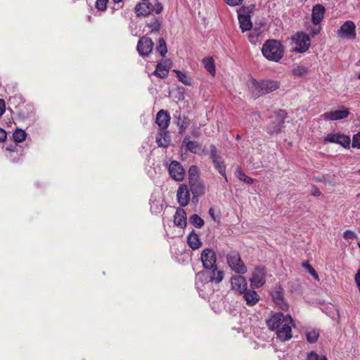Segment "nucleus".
<instances>
[{
	"mask_svg": "<svg viewBox=\"0 0 360 360\" xmlns=\"http://www.w3.org/2000/svg\"><path fill=\"white\" fill-rule=\"evenodd\" d=\"M248 88L254 98L269 94L279 88V83L272 80H262L258 82L252 79L248 84Z\"/></svg>",
	"mask_w": 360,
	"mask_h": 360,
	"instance_id": "f257e3e1",
	"label": "nucleus"
},
{
	"mask_svg": "<svg viewBox=\"0 0 360 360\" xmlns=\"http://www.w3.org/2000/svg\"><path fill=\"white\" fill-rule=\"evenodd\" d=\"M262 53L267 60L278 62L283 56L284 48L280 41L269 39L264 44Z\"/></svg>",
	"mask_w": 360,
	"mask_h": 360,
	"instance_id": "f03ea898",
	"label": "nucleus"
},
{
	"mask_svg": "<svg viewBox=\"0 0 360 360\" xmlns=\"http://www.w3.org/2000/svg\"><path fill=\"white\" fill-rule=\"evenodd\" d=\"M162 10L163 6L161 3L157 2L155 5H153L148 0H143L142 2L137 4L134 8L135 13L138 17L147 16L152 12L160 14Z\"/></svg>",
	"mask_w": 360,
	"mask_h": 360,
	"instance_id": "7ed1b4c3",
	"label": "nucleus"
},
{
	"mask_svg": "<svg viewBox=\"0 0 360 360\" xmlns=\"http://www.w3.org/2000/svg\"><path fill=\"white\" fill-rule=\"evenodd\" d=\"M252 8L251 6H242L238 10V18L240 28L243 32L251 30L252 24L249 13Z\"/></svg>",
	"mask_w": 360,
	"mask_h": 360,
	"instance_id": "20e7f679",
	"label": "nucleus"
},
{
	"mask_svg": "<svg viewBox=\"0 0 360 360\" xmlns=\"http://www.w3.org/2000/svg\"><path fill=\"white\" fill-rule=\"evenodd\" d=\"M227 263L231 269L236 273L244 274L247 272V267L243 262L238 252H231L226 255Z\"/></svg>",
	"mask_w": 360,
	"mask_h": 360,
	"instance_id": "39448f33",
	"label": "nucleus"
},
{
	"mask_svg": "<svg viewBox=\"0 0 360 360\" xmlns=\"http://www.w3.org/2000/svg\"><path fill=\"white\" fill-rule=\"evenodd\" d=\"M286 115L287 113L283 110H279L276 112L274 116L272 117L274 120L268 127V133L272 135L281 132L283 127Z\"/></svg>",
	"mask_w": 360,
	"mask_h": 360,
	"instance_id": "423d86ee",
	"label": "nucleus"
},
{
	"mask_svg": "<svg viewBox=\"0 0 360 360\" xmlns=\"http://www.w3.org/2000/svg\"><path fill=\"white\" fill-rule=\"evenodd\" d=\"M210 158L212 160V163L214 165V167L218 170L219 173L225 178L227 181V177L226 174V166L224 165V162L219 155V153L214 145H210Z\"/></svg>",
	"mask_w": 360,
	"mask_h": 360,
	"instance_id": "0eeeda50",
	"label": "nucleus"
},
{
	"mask_svg": "<svg viewBox=\"0 0 360 360\" xmlns=\"http://www.w3.org/2000/svg\"><path fill=\"white\" fill-rule=\"evenodd\" d=\"M292 319L290 316L287 315L285 316L281 312L273 314L271 317L266 319V323L268 328L274 330L283 326V323H292Z\"/></svg>",
	"mask_w": 360,
	"mask_h": 360,
	"instance_id": "6e6552de",
	"label": "nucleus"
},
{
	"mask_svg": "<svg viewBox=\"0 0 360 360\" xmlns=\"http://www.w3.org/2000/svg\"><path fill=\"white\" fill-rule=\"evenodd\" d=\"M339 37L347 39H354L356 38V25L352 20H347L337 30Z\"/></svg>",
	"mask_w": 360,
	"mask_h": 360,
	"instance_id": "1a4fd4ad",
	"label": "nucleus"
},
{
	"mask_svg": "<svg viewBox=\"0 0 360 360\" xmlns=\"http://www.w3.org/2000/svg\"><path fill=\"white\" fill-rule=\"evenodd\" d=\"M200 259L205 269H212L213 267H215L217 255L212 249H204L201 252Z\"/></svg>",
	"mask_w": 360,
	"mask_h": 360,
	"instance_id": "9d476101",
	"label": "nucleus"
},
{
	"mask_svg": "<svg viewBox=\"0 0 360 360\" xmlns=\"http://www.w3.org/2000/svg\"><path fill=\"white\" fill-rule=\"evenodd\" d=\"M251 286L252 288H260L264 285L266 281V271L262 267L255 269L250 278Z\"/></svg>",
	"mask_w": 360,
	"mask_h": 360,
	"instance_id": "9b49d317",
	"label": "nucleus"
},
{
	"mask_svg": "<svg viewBox=\"0 0 360 360\" xmlns=\"http://www.w3.org/2000/svg\"><path fill=\"white\" fill-rule=\"evenodd\" d=\"M168 169L169 175L173 179L177 181L184 180L185 177V170L178 161H172Z\"/></svg>",
	"mask_w": 360,
	"mask_h": 360,
	"instance_id": "f8f14e48",
	"label": "nucleus"
},
{
	"mask_svg": "<svg viewBox=\"0 0 360 360\" xmlns=\"http://www.w3.org/2000/svg\"><path fill=\"white\" fill-rule=\"evenodd\" d=\"M153 40L147 37H142L138 41L137 51L142 56H148L153 49Z\"/></svg>",
	"mask_w": 360,
	"mask_h": 360,
	"instance_id": "ddd939ff",
	"label": "nucleus"
},
{
	"mask_svg": "<svg viewBox=\"0 0 360 360\" xmlns=\"http://www.w3.org/2000/svg\"><path fill=\"white\" fill-rule=\"evenodd\" d=\"M295 43L297 46L295 49V51L304 53L307 51L310 46V38L307 34L303 32L297 33L295 38Z\"/></svg>",
	"mask_w": 360,
	"mask_h": 360,
	"instance_id": "4468645a",
	"label": "nucleus"
},
{
	"mask_svg": "<svg viewBox=\"0 0 360 360\" xmlns=\"http://www.w3.org/2000/svg\"><path fill=\"white\" fill-rule=\"evenodd\" d=\"M190 190L186 184H181L176 192L179 204L181 207H186L191 200Z\"/></svg>",
	"mask_w": 360,
	"mask_h": 360,
	"instance_id": "2eb2a0df",
	"label": "nucleus"
},
{
	"mask_svg": "<svg viewBox=\"0 0 360 360\" xmlns=\"http://www.w3.org/2000/svg\"><path fill=\"white\" fill-rule=\"evenodd\" d=\"M190 191L193 195V201H198V197L202 196L205 193V186L200 180H195L189 182Z\"/></svg>",
	"mask_w": 360,
	"mask_h": 360,
	"instance_id": "dca6fc26",
	"label": "nucleus"
},
{
	"mask_svg": "<svg viewBox=\"0 0 360 360\" xmlns=\"http://www.w3.org/2000/svg\"><path fill=\"white\" fill-rule=\"evenodd\" d=\"M325 141L335 143L347 148L349 146L351 140L349 136L342 134H329L325 137Z\"/></svg>",
	"mask_w": 360,
	"mask_h": 360,
	"instance_id": "f3484780",
	"label": "nucleus"
},
{
	"mask_svg": "<svg viewBox=\"0 0 360 360\" xmlns=\"http://www.w3.org/2000/svg\"><path fill=\"white\" fill-rule=\"evenodd\" d=\"M170 119V115L166 110H160L158 112L155 122L159 127L160 131L167 129Z\"/></svg>",
	"mask_w": 360,
	"mask_h": 360,
	"instance_id": "a211bd4d",
	"label": "nucleus"
},
{
	"mask_svg": "<svg viewBox=\"0 0 360 360\" xmlns=\"http://www.w3.org/2000/svg\"><path fill=\"white\" fill-rule=\"evenodd\" d=\"M232 289L242 294L248 289V283L245 278L242 276H236L231 278Z\"/></svg>",
	"mask_w": 360,
	"mask_h": 360,
	"instance_id": "6ab92c4d",
	"label": "nucleus"
},
{
	"mask_svg": "<svg viewBox=\"0 0 360 360\" xmlns=\"http://www.w3.org/2000/svg\"><path fill=\"white\" fill-rule=\"evenodd\" d=\"M349 115V112L347 109H344L325 112L322 117L325 120H338L345 118Z\"/></svg>",
	"mask_w": 360,
	"mask_h": 360,
	"instance_id": "aec40b11",
	"label": "nucleus"
},
{
	"mask_svg": "<svg viewBox=\"0 0 360 360\" xmlns=\"http://www.w3.org/2000/svg\"><path fill=\"white\" fill-rule=\"evenodd\" d=\"M326 9L323 6L316 4L312 8V22L314 25H319L324 17Z\"/></svg>",
	"mask_w": 360,
	"mask_h": 360,
	"instance_id": "412c9836",
	"label": "nucleus"
},
{
	"mask_svg": "<svg viewBox=\"0 0 360 360\" xmlns=\"http://www.w3.org/2000/svg\"><path fill=\"white\" fill-rule=\"evenodd\" d=\"M292 323H283L281 328L277 331V338L281 341H285L292 338L290 324Z\"/></svg>",
	"mask_w": 360,
	"mask_h": 360,
	"instance_id": "4be33fe9",
	"label": "nucleus"
},
{
	"mask_svg": "<svg viewBox=\"0 0 360 360\" xmlns=\"http://www.w3.org/2000/svg\"><path fill=\"white\" fill-rule=\"evenodd\" d=\"M174 223L176 226L180 228H185L186 226V213L182 208H177L174 216Z\"/></svg>",
	"mask_w": 360,
	"mask_h": 360,
	"instance_id": "5701e85b",
	"label": "nucleus"
},
{
	"mask_svg": "<svg viewBox=\"0 0 360 360\" xmlns=\"http://www.w3.org/2000/svg\"><path fill=\"white\" fill-rule=\"evenodd\" d=\"M241 295L248 306H254L259 300V296L255 290L247 289Z\"/></svg>",
	"mask_w": 360,
	"mask_h": 360,
	"instance_id": "b1692460",
	"label": "nucleus"
},
{
	"mask_svg": "<svg viewBox=\"0 0 360 360\" xmlns=\"http://www.w3.org/2000/svg\"><path fill=\"white\" fill-rule=\"evenodd\" d=\"M210 271L208 273L207 277L209 278L208 282L214 283L218 284L222 281L224 276V272L221 270H219L217 267H213L212 269H210Z\"/></svg>",
	"mask_w": 360,
	"mask_h": 360,
	"instance_id": "393cba45",
	"label": "nucleus"
},
{
	"mask_svg": "<svg viewBox=\"0 0 360 360\" xmlns=\"http://www.w3.org/2000/svg\"><path fill=\"white\" fill-rule=\"evenodd\" d=\"M156 143L159 147L167 148L170 143V136L167 130L160 131L156 137Z\"/></svg>",
	"mask_w": 360,
	"mask_h": 360,
	"instance_id": "a878e982",
	"label": "nucleus"
},
{
	"mask_svg": "<svg viewBox=\"0 0 360 360\" xmlns=\"http://www.w3.org/2000/svg\"><path fill=\"white\" fill-rule=\"evenodd\" d=\"M187 243L188 246L193 250H197L200 248L202 245V242L200 239L199 236L194 231H192L188 236Z\"/></svg>",
	"mask_w": 360,
	"mask_h": 360,
	"instance_id": "bb28decb",
	"label": "nucleus"
},
{
	"mask_svg": "<svg viewBox=\"0 0 360 360\" xmlns=\"http://www.w3.org/2000/svg\"><path fill=\"white\" fill-rule=\"evenodd\" d=\"M183 144L186 146V149L193 153H196L200 145L196 141H189L188 137H185Z\"/></svg>",
	"mask_w": 360,
	"mask_h": 360,
	"instance_id": "cd10ccee",
	"label": "nucleus"
},
{
	"mask_svg": "<svg viewBox=\"0 0 360 360\" xmlns=\"http://www.w3.org/2000/svg\"><path fill=\"white\" fill-rule=\"evenodd\" d=\"M236 176L240 181L248 184H252L254 183V179L248 176H247L245 172L241 169L240 167H238L236 171Z\"/></svg>",
	"mask_w": 360,
	"mask_h": 360,
	"instance_id": "c85d7f7f",
	"label": "nucleus"
},
{
	"mask_svg": "<svg viewBox=\"0 0 360 360\" xmlns=\"http://www.w3.org/2000/svg\"><path fill=\"white\" fill-rule=\"evenodd\" d=\"M169 70L161 63H158L156 66L153 74L160 78H166L168 76Z\"/></svg>",
	"mask_w": 360,
	"mask_h": 360,
	"instance_id": "c756f323",
	"label": "nucleus"
},
{
	"mask_svg": "<svg viewBox=\"0 0 360 360\" xmlns=\"http://www.w3.org/2000/svg\"><path fill=\"white\" fill-rule=\"evenodd\" d=\"M146 25L150 28L151 32H159L161 27V22L159 18H153L146 22Z\"/></svg>",
	"mask_w": 360,
	"mask_h": 360,
	"instance_id": "7c9ffc66",
	"label": "nucleus"
},
{
	"mask_svg": "<svg viewBox=\"0 0 360 360\" xmlns=\"http://www.w3.org/2000/svg\"><path fill=\"white\" fill-rule=\"evenodd\" d=\"M202 63L207 71H208L212 75L215 73V66L212 58H205L202 60Z\"/></svg>",
	"mask_w": 360,
	"mask_h": 360,
	"instance_id": "2f4dec72",
	"label": "nucleus"
},
{
	"mask_svg": "<svg viewBox=\"0 0 360 360\" xmlns=\"http://www.w3.org/2000/svg\"><path fill=\"white\" fill-rule=\"evenodd\" d=\"M190 223L198 229H200L204 226V220L198 214H194L189 218Z\"/></svg>",
	"mask_w": 360,
	"mask_h": 360,
	"instance_id": "473e14b6",
	"label": "nucleus"
},
{
	"mask_svg": "<svg viewBox=\"0 0 360 360\" xmlns=\"http://www.w3.org/2000/svg\"><path fill=\"white\" fill-rule=\"evenodd\" d=\"M174 71L176 72V77H178L179 80L183 84L188 86L192 84V79L190 77L187 76L184 73H182L179 70H174Z\"/></svg>",
	"mask_w": 360,
	"mask_h": 360,
	"instance_id": "72a5a7b5",
	"label": "nucleus"
},
{
	"mask_svg": "<svg viewBox=\"0 0 360 360\" xmlns=\"http://www.w3.org/2000/svg\"><path fill=\"white\" fill-rule=\"evenodd\" d=\"M198 168L195 165H192L188 170V182L200 179Z\"/></svg>",
	"mask_w": 360,
	"mask_h": 360,
	"instance_id": "f704fd0d",
	"label": "nucleus"
},
{
	"mask_svg": "<svg viewBox=\"0 0 360 360\" xmlns=\"http://www.w3.org/2000/svg\"><path fill=\"white\" fill-rule=\"evenodd\" d=\"M156 50L162 56H165L167 53L166 42L163 38L158 39Z\"/></svg>",
	"mask_w": 360,
	"mask_h": 360,
	"instance_id": "c9c22d12",
	"label": "nucleus"
},
{
	"mask_svg": "<svg viewBox=\"0 0 360 360\" xmlns=\"http://www.w3.org/2000/svg\"><path fill=\"white\" fill-rule=\"evenodd\" d=\"M26 133L21 129H17L13 134V138L15 142H22L26 138Z\"/></svg>",
	"mask_w": 360,
	"mask_h": 360,
	"instance_id": "e433bc0d",
	"label": "nucleus"
},
{
	"mask_svg": "<svg viewBox=\"0 0 360 360\" xmlns=\"http://www.w3.org/2000/svg\"><path fill=\"white\" fill-rule=\"evenodd\" d=\"M250 31V33L248 34L249 41L252 44H256L258 42V38L261 34V32L257 28H254Z\"/></svg>",
	"mask_w": 360,
	"mask_h": 360,
	"instance_id": "4c0bfd02",
	"label": "nucleus"
},
{
	"mask_svg": "<svg viewBox=\"0 0 360 360\" xmlns=\"http://www.w3.org/2000/svg\"><path fill=\"white\" fill-rule=\"evenodd\" d=\"M174 117L177 118V125L179 127L180 132L182 133L188 124V119L186 117L181 118L180 115L178 116L175 115Z\"/></svg>",
	"mask_w": 360,
	"mask_h": 360,
	"instance_id": "58836bf2",
	"label": "nucleus"
},
{
	"mask_svg": "<svg viewBox=\"0 0 360 360\" xmlns=\"http://www.w3.org/2000/svg\"><path fill=\"white\" fill-rule=\"evenodd\" d=\"M308 70L303 65H297L292 70V74L297 77H302L307 72Z\"/></svg>",
	"mask_w": 360,
	"mask_h": 360,
	"instance_id": "ea45409f",
	"label": "nucleus"
},
{
	"mask_svg": "<svg viewBox=\"0 0 360 360\" xmlns=\"http://www.w3.org/2000/svg\"><path fill=\"white\" fill-rule=\"evenodd\" d=\"M306 336H307V340L309 342L314 343L317 341L319 334L317 331L313 330L307 332L306 334Z\"/></svg>",
	"mask_w": 360,
	"mask_h": 360,
	"instance_id": "a19ab883",
	"label": "nucleus"
},
{
	"mask_svg": "<svg viewBox=\"0 0 360 360\" xmlns=\"http://www.w3.org/2000/svg\"><path fill=\"white\" fill-rule=\"evenodd\" d=\"M302 266L307 269L308 272L316 280H319V275L314 269L307 262H303Z\"/></svg>",
	"mask_w": 360,
	"mask_h": 360,
	"instance_id": "79ce46f5",
	"label": "nucleus"
},
{
	"mask_svg": "<svg viewBox=\"0 0 360 360\" xmlns=\"http://www.w3.org/2000/svg\"><path fill=\"white\" fill-rule=\"evenodd\" d=\"M108 0H97L96 7L100 11H104L106 8Z\"/></svg>",
	"mask_w": 360,
	"mask_h": 360,
	"instance_id": "37998d69",
	"label": "nucleus"
},
{
	"mask_svg": "<svg viewBox=\"0 0 360 360\" xmlns=\"http://www.w3.org/2000/svg\"><path fill=\"white\" fill-rule=\"evenodd\" d=\"M343 237L345 239L354 240V239L357 238V236H356V234L354 231H352L351 230H346L343 233Z\"/></svg>",
	"mask_w": 360,
	"mask_h": 360,
	"instance_id": "c03bdc74",
	"label": "nucleus"
},
{
	"mask_svg": "<svg viewBox=\"0 0 360 360\" xmlns=\"http://www.w3.org/2000/svg\"><path fill=\"white\" fill-rule=\"evenodd\" d=\"M352 147L360 148V131L354 135L352 139Z\"/></svg>",
	"mask_w": 360,
	"mask_h": 360,
	"instance_id": "a18cd8bd",
	"label": "nucleus"
},
{
	"mask_svg": "<svg viewBox=\"0 0 360 360\" xmlns=\"http://www.w3.org/2000/svg\"><path fill=\"white\" fill-rule=\"evenodd\" d=\"M272 297L277 304L283 301L282 295L279 291H276L272 294Z\"/></svg>",
	"mask_w": 360,
	"mask_h": 360,
	"instance_id": "49530a36",
	"label": "nucleus"
},
{
	"mask_svg": "<svg viewBox=\"0 0 360 360\" xmlns=\"http://www.w3.org/2000/svg\"><path fill=\"white\" fill-rule=\"evenodd\" d=\"M244 0H224V1L230 6H237L242 4Z\"/></svg>",
	"mask_w": 360,
	"mask_h": 360,
	"instance_id": "de8ad7c7",
	"label": "nucleus"
},
{
	"mask_svg": "<svg viewBox=\"0 0 360 360\" xmlns=\"http://www.w3.org/2000/svg\"><path fill=\"white\" fill-rule=\"evenodd\" d=\"M6 139H7L6 131L4 129H3L2 128H0V142L6 141Z\"/></svg>",
	"mask_w": 360,
	"mask_h": 360,
	"instance_id": "09e8293b",
	"label": "nucleus"
},
{
	"mask_svg": "<svg viewBox=\"0 0 360 360\" xmlns=\"http://www.w3.org/2000/svg\"><path fill=\"white\" fill-rule=\"evenodd\" d=\"M321 194V193L319 191V189L316 186H313L312 191H311V195L317 197V196H320Z\"/></svg>",
	"mask_w": 360,
	"mask_h": 360,
	"instance_id": "8fccbe9b",
	"label": "nucleus"
},
{
	"mask_svg": "<svg viewBox=\"0 0 360 360\" xmlns=\"http://www.w3.org/2000/svg\"><path fill=\"white\" fill-rule=\"evenodd\" d=\"M6 110L5 101L3 99H0V117L4 113Z\"/></svg>",
	"mask_w": 360,
	"mask_h": 360,
	"instance_id": "3c124183",
	"label": "nucleus"
},
{
	"mask_svg": "<svg viewBox=\"0 0 360 360\" xmlns=\"http://www.w3.org/2000/svg\"><path fill=\"white\" fill-rule=\"evenodd\" d=\"M307 360H319V356L314 352H311L307 358Z\"/></svg>",
	"mask_w": 360,
	"mask_h": 360,
	"instance_id": "603ef678",
	"label": "nucleus"
},
{
	"mask_svg": "<svg viewBox=\"0 0 360 360\" xmlns=\"http://www.w3.org/2000/svg\"><path fill=\"white\" fill-rule=\"evenodd\" d=\"M355 281L360 291V269L358 270L357 274L355 276Z\"/></svg>",
	"mask_w": 360,
	"mask_h": 360,
	"instance_id": "864d4df0",
	"label": "nucleus"
},
{
	"mask_svg": "<svg viewBox=\"0 0 360 360\" xmlns=\"http://www.w3.org/2000/svg\"><path fill=\"white\" fill-rule=\"evenodd\" d=\"M209 214L212 217L213 219H214V212L213 208H210Z\"/></svg>",
	"mask_w": 360,
	"mask_h": 360,
	"instance_id": "5fc2aeb1",
	"label": "nucleus"
},
{
	"mask_svg": "<svg viewBox=\"0 0 360 360\" xmlns=\"http://www.w3.org/2000/svg\"><path fill=\"white\" fill-rule=\"evenodd\" d=\"M319 360H327V358L325 356H321Z\"/></svg>",
	"mask_w": 360,
	"mask_h": 360,
	"instance_id": "6e6d98bb",
	"label": "nucleus"
},
{
	"mask_svg": "<svg viewBox=\"0 0 360 360\" xmlns=\"http://www.w3.org/2000/svg\"><path fill=\"white\" fill-rule=\"evenodd\" d=\"M122 0H114L115 3H120L121 2Z\"/></svg>",
	"mask_w": 360,
	"mask_h": 360,
	"instance_id": "4d7b16f0",
	"label": "nucleus"
},
{
	"mask_svg": "<svg viewBox=\"0 0 360 360\" xmlns=\"http://www.w3.org/2000/svg\"><path fill=\"white\" fill-rule=\"evenodd\" d=\"M193 135H194V136H195V137H198V134H197V133H194V134H193Z\"/></svg>",
	"mask_w": 360,
	"mask_h": 360,
	"instance_id": "13d9d810",
	"label": "nucleus"
},
{
	"mask_svg": "<svg viewBox=\"0 0 360 360\" xmlns=\"http://www.w3.org/2000/svg\"><path fill=\"white\" fill-rule=\"evenodd\" d=\"M285 307H287L286 304H284V307H281L282 309H284Z\"/></svg>",
	"mask_w": 360,
	"mask_h": 360,
	"instance_id": "bf43d9fd",
	"label": "nucleus"
},
{
	"mask_svg": "<svg viewBox=\"0 0 360 360\" xmlns=\"http://www.w3.org/2000/svg\"><path fill=\"white\" fill-rule=\"evenodd\" d=\"M356 172L360 174V169Z\"/></svg>",
	"mask_w": 360,
	"mask_h": 360,
	"instance_id": "052dcab7",
	"label": "nucleus"
},
{
	"mask_svg": "<svg viewBox=\"0 0 360 360\" xmlns=\"http://www.w3.org/2000/svg\"><path fill=\"white\" fill-rule=\"evenodd\" d=\"M240 137L239 135L237 136V139H239Z\"/></svg>",
	"mask_w": 360,
	"mask_h": 360,
	"instance_id": "680f3d73",
	"label": "nucleus"
}]
</instances>
